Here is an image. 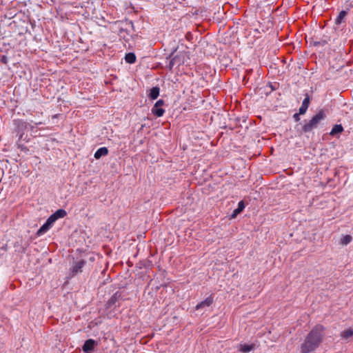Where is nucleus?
I'll use <instances>...</instances> for the list:
<instances>
[{"label": "nucleus", "instance_id": "f257e3e1", "mask_svg": "<svg viewBox=\"0 0 353 353\" xmlns=\"http://www.w3.org/2000/svg\"><path fill=\"white\" fill-rule=\"evenodd\" d=\"M324 336V326L322 325H315L301 343L300 347L301 353H310L315 351L323 342Z\"/></svg>", "mask_w": 353, "mask_h": 353}, {"label": "nucleus", "instance_id": "f03ea898", "mask_svg": "<svg viewBox=\"0 0 353 353\" xmlns=\"http://www.w3.org/2000/svg\"><path fill=\"white\" fill-rule=\"evenodd\" d=\"M325 114L323 111H320L315 116H314L309 121L304 124L303 126V130L305 132L312 131L316 128L318 124L324 119Z\"/></svg>", "mask_w": 353, "mask_h": 353}, {"label": "nucleus", "instance_id": "7ed1b4c3", "mask_svg": "<svg viewBox=\"0 0 353 353\" xmlns=\"http://www.w3.org/2000/svg\"><path fill=\"white\" fill-rule=\"evenodd\" d=\"M172 59L170 60L169 67L172 68L174 65H180L185 61L186 57V53L185 51H178L176 50L172 55Z\"/></svg>", "mask_w": 353, "mask_h": 353}, {"label": "nucleus", "instance_id": "20e7f679", "mask_svg": "<svg viewBox=\"0 0 353 353\" xmlns=\"http://www.w3.org/2000/svg\"><path fill=\"white\" fill-rule=\"evenodd\" d=\"M164 105L165 101L163 99L158 100L152 108V113L157 117H162L165 113V110L163 108Z\"/></svg>", "mask_w": 353, "mask_h": 353}, {"label": "nucleus", "instance_id": "39448f33", "mask_svg": "<svg viewBox=\"0 0 353 353\" xmlns=\"http://www.w3.org/2000/svg\"><path fill=\"white\" fill-rule=\"evenodd\" d=\"M96 345V342L93 339H88L85 341L84 345L82 347L83 351L85 353H92L94 347Z\"/></svg>", "mask_w": 353, "mask_h": 353}, {"label": "nucleus", "instance_id": "423d86ee", "mask_svg": "<svg viewBox=\"0 0 353 353\" xmlns=\"http://www.w3.org/2000/svg\"><path fill=\"white\" fill-rule=\"evenodd\" d=\"M67 215L65 210L59 209L52 214L48 219L54 223L57 219L65 217Z\"/></svg>", "mask_w": 353, "mask_h": 353}, {"label": "nucleus", "instance_id": "0eeeda50", "mask_svg": "<svg viewBox=\"0 0 353 353\" xmlns=\"http://www.w3.org/2000/svg\"><path fill=\"white\" fill-rule=\"evenodd\" d=\"M54 223L48 219L46 222L38 230L37 235L41 236L45 234L53 225Z\"/></svg>", "mask_w": 353, "mask_h": 353}, {"label": "nucleus", "instance_id": "6e6552de", "mask_svg": "<svg viewBox=\"0 0 353 353\" xmlns=\"http://www.w3.org/2000/svg\"><path fill=\"white\" fill-rule=\"evenodd\" d=\"M213 303V297L212 296H210L207 297L203 301H201L200 303H199L196 306V310H199L201 308L205 307H209Z\"/></svg>", "mask_w": 353, "mask_h": 353}, {"label": "nucleus", "instance_id": "1a4fd4ad", "mask_svg": "<svg viewBox=\"0 0 353 353\" xmlns=\"http://www.w3.org/2000/svg\"><path fill=\"white\" fill-rule=\"evenodd\" d=\"M254 348V344H240L239 350L242 353H248Z\"/></svg>", "mask_w": 353, "mask_h": 353}, {"label": "nucleus", "instance_id": "9d476101", "mask_svg": "<svg viewBox=\"0 0 353 353\" xmlns=\"http://www.w3.org/2000/svg\"><path fill=\"white\" fill-rule=\"evenodd\" d=\"M309 103H310L309 97L306 96V97L304 99V100L302 103L301 106L299 108V111L300 114H303L305 113V112L307 111V110L308 108Z\"/></svg>", "mask_w": 353, "mask_h": 353}, {"label": "nucleus", "instance_id": "9b49d317", "mask_svg": "<svg viewBox=\"0 0 353 353\" xmlns=\"http://www.w3.org/2000/svg\"><path fill=\"white\" fill-rule=\"evenodd\" d=\"M108 153V150L105 147H102L99 148L94 153V158L96 159H100L103 156L107 155Z\"/></svg>", "mask_w": 353, "mask_h": 353}, {"label": "nucleus", "instance_id": "f8f14e48", "mask_svg": "<svg viewBox=\"0 0 353 353\" xmlns=\"http://www.w3.org/2000/svg\"><path fill=\"white\" fill-rule=\"evenodd\" d=\"M341 339L347 340L353 336V328H347L340 334Z\"/></svg>", "mask_w": 353, "mask_h": 353}, {"label": "nucleus", "instance_id": "ddd939ff", "mask_svg": "<svg viewBox=\"0 0 353 353\" xmlns=\"http://www.w3.org/2000/svg\"><path fill=\"white\" fill-rule=\"evenodd\" d=\"M245 208V205L243 201H240L238 204V208L235 209L231 214V219H234L236 216L241 213Z\"/></svg>", "mask_w": 353, "mask_h": 353}, {"label": "nucleus", "instance_id": "4468645a", "mask_svg": "<svg viewBox=\"0 0 353 353\" xmlns=\"http://www.w3.org/2000/svg\"><path fill=\"white\" fill-rule=\"evenodd\" d=\"M85 265V261L83 260H81L76 263V264L72 268V272L73 273H78L79 272H81L82 268Z\"/></svg>", "mask_w": 353, "mask_h": 353}, {"label": "nucleus", "instance_id": "2eb2a0df", "mask_svg": "<svg viewBox=\"0 0 353 353\" xmlns=\"http://www.w3.org/2000/svg\"><path fill=\"white\" fill-rule=\"evenodd\" d=\"M343 131V128L341 124L335 125L332 128L330 134L332 136H335L336 134L341 133Z\"/></svg>", "mask_w": 353, "mask_h": 353}, {"label": "nucleus", "instance_id": "dca6fc26", "mask_svg": "<svg viewBox=\"0 0 353 353\" xmlns=\"http://www.w3.org/2000/svg\"><path fill=\"white\" fill-rule=\"evenodd\" d=\"M24 127L26 129H28L31 131L32 133L34 134L36 130V127L30 123H27L26 122L21 121V124L19 125V128L20 127Z\"/></svg>", "mask_w": 353, "mask_h": 353}, {"label": "nucleus", "instance_id": "f3484780", "mask_svg": "<svg viewBox=\"0 0 353 353\" xmlns=\"http://www.w3.org/2000/svg\"><path fill=\"white\" fill-rule=\"evenodd\" d=\"M352 240V237L349 235V234H347V235H345L343 236H342V238L340 240V244L341 245H346L347 244H349Z\"/></svg>", "mask_w": 353, "mask_h": 353}, {"label": "nucleus", "instance_id": "a211bd4d", "mask_svg": "<svg viewBox=\"0 0 353 353\" xmlns=\"http://www.w3.org/2000/svg\"><path fill=\"white\" fill-rule=\"evenodd\" d=\"M159 96V90H150L149 94H148V97L151 100H154L157 99V97Z\"/></svg>", "mask_w": 353, "mask_h": 353}, {"label": "nucleus", "instance_id": "6ab92c4d", "mask_svg": "<svg viewBox=\"0 0 353 353\" xmlns=\"http://www.w3.org/2000/svg\"><path fill=\"white\" fill-rule=\"evenodd\" d=\"M125 60L127 63H133L136 61V57L133 53H128L125 57Z\"/></svg>", "mask_w": 353, "mask_h": 353}, {"label": "nucleus", "instance_id": "aec40b11", "mask_svg": "<svg viewBox=\"0 0 353 353\" xmlns=\"http://www.w3.org/2000/svg\"><path fill=\"white\" fill-rule=\"evenodd\" d=\"M347 14V12L344 10L343 11H341L339 16L337 17L336 19V23L337 24H340L343 20L344 19V18L345 17Z\"/></svg>", "mask_w": 353, "mask_h": 353}, {"label": "nucleus", "instance_id": "412c9836", "mask_svg": "<svg viewBox=\"0 0 353 353\" xmlns=\"http://www.w3.org/2000/svg\"><path fill=\"white\" fill-rule=\"evenodd\" d=\"M1 62H3L5 64H6L8 63V59L6 56H2L1 58Z\"/></svg>", "mask_w": 353, "mask_h": 353}, {"label": "nucleus", "instance_id": "4be33fe9", "mask_svg": "<svg viewBox=\"0 0 353 353\" xmlns=\"http://www.w3.org/2000/svg\"><path fill=\"white\" fill-rule=\"evenodd\" d=\"M117 299H116V296H113L112 297H111V299L109 300V303H114L115 301H116Z\"/></svg>", "mask_w": 353, "mask_h": 353}, {"label": "nucleus", "instance_id": "5701e85b", "mask_svg": "<svg viewBox=\"0 0 353 353\" xmlns=\"http://www.w3.org/2000/svg\"><path fill=\"white\" fill-rule=\"evenodd\" d=\"M299 114H300L299 113V114H295L294 115V118L295 119L296 121H299Z\"/></svg>", "mask_w": 353, "mask_h": 353}]
</instances>
